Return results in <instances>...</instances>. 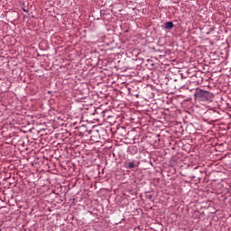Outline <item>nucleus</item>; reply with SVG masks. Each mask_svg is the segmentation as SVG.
<instances>
[{"label": "nucleus", "mask_w": 231, "mask_h": 231, "mask_svg": "<svg viewBox=\"0 0 231 231\" xmlns=\"http://www.w3.org/2000/svg\"><path fill=\"white\" fill-rule=\"evenodd\" d=\"M195 99L199 102H212L214 94L203 89H197L194 94Z\"/></svg>", "instance_id": "obj_1"}, {"label": "nucleus", "mask_w": 231, "mask_h": 231, "mask_svg": "<svg viewBox=\"0 0 231 231\" xmlns=\"http://www.w3.org/2000/svg\"><path fill=\"white\" fill-rule=\"evenodd\" d=\"M79 131L80 134H82V135L91 134V131H88V126H86V125L79 126Z\"/></svg>", "instance_id": "obj_2"}, {"label": "nucleus", "mask_w": 231, "mask_h": 231, "mask_svg": "<svg viewBox=\"0 0 231 231\" xmlns=\"http://www.w3.org/2000/svg\"><path fill=\"white\" fill-rule=\"evenodd\" d=\"M172 28H174V23L172 22H166L164 23L165 30H172Z\"/></svg>", "instance_id": "obj_3"}, {"label": "nucleus", "mask_w": 231, "mask_h": 231, "mask_svg": "<svg viewBox=\"0 0 231 231\" xmlns=\"http://www.w3.org/2000/svg\"><path fill=\"white\" fill-rule=\"evenodd\" d=\"M134 167H136V164L134 163V162H125L126 169H134Z\"/></svg>", "instance_id": "obj_4"}, {"label": "nucleus", "mask_w": 231, "mask_h": 231, "mask_svg": "<svg viewBox=\"0 0 231 231\" xmlns=\"http://www.w3.org/2000/svg\"><path fill=\"white\" fill-rule=\"evenodd\" d=\"M23 12H28V10H26V9H23Z\"/></svg>", "instance_id": "obj_5"}]
</instances>
